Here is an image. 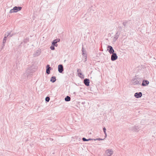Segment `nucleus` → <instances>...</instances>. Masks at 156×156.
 <instances>
[{
	"instance_id": "nucleus-1",
	"label": "nucleus",
	"mask_w": 156,
	"mask_h": 156,
	"mask_svg": "<svg viewBox=\"0 0 156 156\" xmlns=\"http://www.w3.org/2000/svg\"><path fill=\"white\" fill-rule=\"evenodd\" d=\"M32 71L31 67L28 68L26 70L25 73H24L23 76L25 78H28L32 75Z\"/></svg>"
},
{
	"instance_id": "nucleus-2",
	"label": "nucleus",
	"mask_w": 156,
	"mask_h": 156,
	"mask_svg": "<svg viewBox=\"0 0 156 156\" xmlns=\"http://www.w3.org/2000/svg\"><path fill=\"white\" fill-rule=\"evenodd\" d=\"M22 9V7H21L16 6L14 7L12 9L10 10L9 13H12V12H16L21 10Z\"/></svg>"
},
{
	"instance_id": "nucleus-3",
	"label": "nucleus",
	"mask_w": 156,
	"mask_h": 156,
	"mask_svg": "<svg viewBox=\"0 0 156 156\" xmlns=\"http://www.w3.org/2000/svg\"><path fill=\"white\" fill-rule=\"evenodd\" d=\"M131 23L130 20H125L123 21L122 24L124 26L123 28L124 29L128 27H130Z\"/></svg>"
},
{
	"instance_id": "nucleus-4",
	"label": "nucleus",
	"mask_w": 156,
	"mask_h": 156,
	"mask_svg": "<svg viewBox=\"0 0 156 156\" xmlns=\"http://www.w3.org/2000/svg\"><path fill=\"white\" fill-rule=\"evenodd\" d=\"M132 82L134 85L140 84L141 82L140 79L139 78H136L132 80Z\"/></svg>"
},
{
	"instance_id": "nucleus-5",
	"label": "nucleus",
	"mask_w": 156,
	"mask_h": 156,
	"mask_svg": "<svg viewBox=\"0 0 156 156\" xmlns=\"http://www.w3.org/2000/svg\"><path fill=\"white\" fill-rule=\"evenodd\" d=\"M107 50L110 54L114 53V50L112 47L110 45H108L107 47Z\"/></svg>"
},
{
	"instance_id": "nucleus-6",
	"label": "nucleus",
	"mask_w": 156,
	"mask_h": 156,
	"mask_svg": "<svg viewBox=\"0 0 156 156\" xmlns=\"http://www.w3.org/2000/svg\"><path fill=\"white\" fill-rule=\"evenodd\" d=\"M111 56V60L112 61L116 60L118 58V56L116 53H113L112 54Z\"/></svg>"
},
{
	"instance_id": "nucleus-7",
	"label": "nucleus",
	"mask_w": 156,
	"mask_h": 156,
	"mask_svg": "<svg viewBox=\"0 0 156 156\" xmlns=\"http://www.w3.org/2000/svg\"><path fill=\"white\" fill-rule=\"evenodd\" d=\"M58 72L60 73H62L64 71L63 67L62 64L59 65L58 66Z\"/></svg>"
},
{
	"instance_id": "nucleus-8",
	"label": "nucleus",
	"mask_w": 156,
	"mask_h": 156,
	"mask_svg": "<svg viewBox=\"0 0 156 156\" xmlns=\"http://www.w3.org/2000/svg\"><path fill=\"white\" fill-rule=\"evenodd\" d=\"M106 156H111L112 154L113 151L112 149H108L105 151Z\"/></svg>"
},
{
	"instance_id": "nucleus-9",
	"label": "nucleus",
	"mask_w": 156,
	"mask_h": 156,
	"mask_svg": "<svg viewBox=\"0 0 156 156\" xmlns=\"http://www.w3.org/2000/svg\"><path fill=\"white\" fill-rule=\"evenodd\" d=\"M60 41V39H57L54 40L52 42V44L55 46V47H57L58 44H57V43L59 42Z\"/></svg>"
},
{
	"instance_id": "nucleus-10",
	"label": "nucleus",
	"mask_w": 156,
	"mask_h": 156,
	"mask_svg": "<svg viewBox=\"0 0 156 156\" xmlns=\"http://www.w3.org/2000/svg\"><path fill=\"white\" fill-rule=\"evenodd\" d=\"M46 73L48 74H49L50 73V70L52 69V68L50 67L49 65H47L46 66Z\"/></svg>"
},
{
	"instance_id": "nucleus-11",
	"label": "nucleus",
	"mask_w": 156,
	"mask_h": 156,
	"mask_svg": "<svg viewBox=\"0 0 156 156\" xmlns=\"http://www.w3.org/2000/svg\"><path fill=\"white\" fill-rule=\"evenodd\" d=\"M142 95V93L141 92H139L135 93L134 96L136 98H138L141 97Z\"/></svg>"
},
{
	"instance_id": "nucleus-12",
	"label": "nucleus",
	"mask_w": 156,
	"mask_h": 156,
	"mask_svg": "<svg viewBox=\"0 0 156 156\" xmlns=\"http://www.w3.org/2000/svg\"><path fill=\"white\" fill-rule=\"evenodd\" d=\"M41 53V49H38L34 53V57L40 55Z\"/></svg>"
},
{
	"instance_id": "nucleus-13",
	"label": "nucleus",
	"mask_w": 156,
	"mask_h": 156,
	"mask_svg": "<svg viewBox=\"0 0 156 156\" xmlns=\"http://www.w3.org/2000/svg\"><path fill=\"white\" fill-rule=\"evenodd\" d=\"M83 83L86 86H89L90 80L86 78L84 80Z\"/></svg>"
},
{
	"instance_id": "nucleus-14",
	"label": "nucleus",
	"mask_w": 156,
	"mask_h": 156,
	"mask_svg": "<svg viewBox=\"0 0 156 156\" xmlns=\"http://www.w3.org/2000/svg\"><path fill=\"white\" fill-rule=\"evenodd\" d=\"M13 35V33H12L11 31H7L5 35H6L7 37H12Z\"/></svg>"
},
{
	"instance_id": "nucleus-15",
	"label": "nucleus",
	"mask_w": 156,
	"mask_h": 156,
	"mask_svg": "<svg viewBox=\"0 0 156 156\" xmlns=\"http://www.w3.org/2000/svg\"><path fill=\"white\" fill-rule=\"evenodd\" d=\"M140 127V126L135 125L133 127V129H130L132 130H134V131L138 132Z\"/></svg>"
},
{
	"instance_id": "nucleus-16",
	"label": "nucleus",
	"mask_w": 156,
	"mask_h": 156,
	"mask_svg": "<svg viewBox=\"0 0 156 156\" xmlns=\"http://www.w3.org/2000/svg\"><path fill=\"white\" fill-rule=\"evenodd\" d=\"M120 34V32L118 31H117L114 36V40H115V41L118 39Z\"/></svg>"
},
{
	"instance_id": "nucleus-17",
	"label": "nucleus",
	"mask_w": 156,
	"mask_h": 156,
	"mask_svg": "<svg viewBox=\"0 0 156 156\" xmlns=\"http://www.w3.org/2000/svg\"><path fill=\"white\" fill-rule=\"evenodd\" d=\"M149 83V82L147 80H143L142 83V85L145 86L148 85Z\"/></svg>"
},
{
	"instance_id": "nucleus-18",
	"label": "nucleus",
	"mask_w": 156,
	"mask_h": 156,
	"mask_svg": "<svg viewBox=\"0 0 156 156\" xmlns=\"http://www.w3.org/2000/svg\"><path fill=\"white\" fill-rule=\"evenodd\" d=\"M82 55L83 56H87L86 53V50L84 49L83 47L82 49Z\"/></svg>"
},
{
	"instance_id": "nucleus-19",
	"label": "nucleus",
	"mask_w": 156,
	"mask_h": 156,
	"mask_svg": "<svg viewBox=\"0 0 156 156\" xmlns=\"http://www.w3.org/2000/svg\"><path fill=\"white\" fill-rule=\"evenodd\" d=\"M56 81V77L55 76H52L50 79V81L53 83Z\"/></svg>"
},
{
	"instance_id": "nucleus-20",
	"label": "nucleus",
	"mask_w": 156,
	"mask_h": 156,
	"mask_svg": "<svg viewBox=\"0 0 156 156\" xmlns=\"http://www.w3.org/2000/svg\"><path fill=\"white\" fill-rule=\"evenodd\" d=\"M78 76L81 78V79H83L84 77V76L82 74V73L81 72L78 73Z\"/></svg>"
},
{
	"instance_id": "nucleus-21",
	"label": "nucleus",
	"mask_w": 156,
	"mask_h": 156,
	"mask_svg": "<svg viewBox=\"0 0 156 156\" xmlns=\"http://www.w3.org/2000/svg\"><path fill=\"white\" fill-rule=\"evenodd\" d=\"M65 100L66 101H69L71 100V98L68 96H66L65 98Z\"/></svg>"
},
{
	"instance_id": "nucleus-22",
	"label": "nucleus",
	"mask_w": 156,
	"mask_h": 156,
	"mask_svg": "<svg viewBox=\"0 0 156 156\" xmlns=\"http://www.w3.org/2000/svg\"><path fill=\"white\" fill-rule=\"evenodd\" d=\"M7 37L5 35V37H4L3 41V43H5L6 42V40H7Z\"/></svg>"
},
{
	"instance_id": "nucleus-23",
	"label": "nucleus",
	"mask_w": 156,
	"mask_h": 156,
	"mask_svg": "<svg viewBox=\"0 0 156 156\" xmlns=\"http://www.w3.org/2000/svg\"><path fill=\"white\" fill-rule=\"evenodd\" d=\"M55 46H54V45L51 44V46L50 47V48L52 50H55Z\"/></svg>"
},
{
	"instance_id": "nucleus-24",
	"label": "nucleus",
	"mask_w": 156,
	"mask_h": 156,
	"mask_svg": "<svg viewBox=\"0 0 156 156\" xmlns=\"http://www.w3.org/2000/svg\"><path fill=\"white\" fill-rule=\"evenodd\" d=\"M29 39L28 38H27L24 40V42L25 43H27V42L29 41Z\"/></svg>"
},
{
	"instance_id": "nucleus-25",
	"label": "nucleus",
	"mask_w": 156,
	"mask_h": 156,
	"mask_svg": "<svg viewBox=\"0 0 156 156\" xmlns=\"http://www.w3.org/2000/svg\"><path fill=\"white\" fill-rule=\"evenodd\" d=\"M105 139V138H104V139L98 138L94 139V140L95 141V140H103Z\"/></svg>"
},
{
	"instance_id": "nucleus-26",
	"label": "nucleus",
	"mask_w": 156,
	"mask_h": 156,
	"mask_svg": "<svg viewBox=\"0 0 156 156\" xmlns=\"http://www.w3.org/2000/svg\"><path fill=\"white\" fill-rule=\"evenodd\" d=\"M50 98L48 97H47L45 99V100L46 102H48L50 100Z\"/></svg>"
},
{
	"instance_id": "nucleus-27",
	"label": "nucleus",
	"mask_w": 156,
	"mask_h": 156,
	"mask_svg": "<svg viewBox=\"0 0 156 156\" xmlns=\"http://www.w3.org/2000/svg\"><path fill=\"white\" fill-rule=\"evenodd\" d=\"M82 140L83 141H88V139H86L85 137H83L82 138Z\"/></svg>"
},
{
	"instance_id": "nucleus-28",
	"label": "nucleus",
	"mask_w": 156,
	"mask_h": 156,
	"mask_svg": "<svg viewBox=\"0 0 156 156\" xmlns=\"http://www.w3.org/2000/svg\"><path fill=\"white\" fill-rule=\"evenodd\" d=\"M103 129L104 133H105V132H106V129L105 128V127H104Z\"/></svg>"
},
{
	"instance_id": "nucleus-29",
	"label": "nucleus",
	"mask_w": 156,
	"mask_h": 156,
	"mask_svg": "<svg viewBox=\"0 0 156 156\" xmlns=\"http://www.w3.org/2000/svg\"><path fill=\"white\" fill-rule=\"evenodd\" d=\"M5 45V43H3L2 46V48H1L2 49H3V47H4Z\"/></svg>"
},
{
	"instance_id": "nucleus-30",
	"label": "nucleus",
	"mask_w": 156,
	"mask_h": 156,
	"mask_svg": "<svg viewBox=\"0 0 156 156\" xmlns=\"http://www.w3.org/2000/svg\"><path fill=\"white\" fill-rule=\"evenodd\" d=\"M77 73H79V72H81V71L80 69H77Z\"/></svg>"
},
{
	"instance_id": "nucleus-31",
	"label": "nucleus",
	"mask_w": 156,
	"mask_h": 156,
	"mask_svg": "<svg viewBox=\"0 0 156 156\" xmlns=\"http://www.w3.org/2000/svg\"><path fill=\"white\" fill-rule=\"evenodd\" d=\"M85 57V62L87 60V56H84Z\"/></svg>"
},
{
	"instance_id": "nucleus-32",
	"label": "nucleus",
	"mask_w": 156,
	"mask_h": 156,
	"mask_svg": "<svg viewBox=\"0 0 156 156\" xmlns=\"http://www.w3.org/2000/svg\"><path fill=\"white\" fill-rule=\"evenodd\" d=\"M104 133L105 134V138L107 136V133H106V132H105V133Z\"/></svg>"
},
{
	"instance_id": "nucleus-33",
	"label": "nucleus",
	"mask_w": 156,
	"mask_h": 156,
	"mask_svg": "<svg viewBox=\"0 0 156 156\" xmlns=\"http://www.w3.org/2000/svg\"><path fill=\"white\" fill-rule=\"evenodd\" d=\"M94 139H91V138H89L88 139V141L91 140H94Z\"/></svg>"
},
{
	"instance_id": "nucleus-34",
	"label": "nucleus",
	"mask_w": 156,
	"mask_h": 156,
	"mask_svg": "<svg viewBox=\"0 0 156 156\" xmlns=\"http://www.w3.org/2000/svg\"><path fill=\"white\" fill-rule=\"evenodd\" d=\"M119 28L120 29H122V27H119Z\"/></svg>"
}]
</instances>
